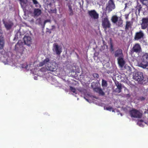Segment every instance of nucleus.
<instances>
[{
	"label": "nucleus",
	"instance_id": "a878e982",
	"mask_svg": "<svg viewBox=\"0 0 148 148\" xmlns=\"http://www.w3.org/2000/svg\"><path fill=\"white\" fill-rule=\"evenodd\" d=\"M34 5H35V7L36 8H40L41 5L36 0H32Z\"/></svg>",
	"mask_w": 148,
	"mask_h": 148
},
{
	"label": "nucleus",
	"instance_id": "b1692460",
	"mask_svg": "<svg viewBox=\"0 0 148 148\" xmlns=\"http://www.w3.org/2000/svg\"><path fill=\"white\" fill-rule=\"evenodd\" d=\"M141 60L146 61L148 63V53H146L142 57Z\"/></svg>",
	"mask_w": 148,
	"mask_h": 148
},
{
	"label": "nucleus",
	"instance_id": "a211bd4d",
	"mask_svg": "<svg viewBox=\"0 0 148 148\" xmlns=\"http://www.w3.org/2000/svg\"><path fill=\"white\" fill-rule=\"evenodd\" d=\"M93 89L95 92L98 93L100 95L104 96L105 95V93L100 87L93 88Z\"/></svg>",
	"mask_w": 148,
	"mask_h": 148
},
{
	"label": "nucleus",
	"instance_id": "de8ad7c7",
	"mask_svg": "<svg viewBox=\"0 0 148 148\" xmlns=\"http://www.w3.org/2000/svg\"><path fill=\"white\" fill-rule=\"evenodd\" d=\"M112 112H113V111H114V110H112Z\"/></svg>",
	"mask_w": 148,
	"mask_h": 148
},
{
	"label": "nucleus",
	"instance_id": "6ab92c4d",
	"mask_svg": "<svg viewBox=\"0 0 148 148\" xmlns=\"http://www.w3.org/2000/svg\"><path fill=\"white\" fill-rule=\"evenodd\" d=\"M42 13L41 10L38 8H34V10L33 14L34 17H38L40 16Z\"/></svg>",
	"mask_w": 148,
	"mask_h": 148
},
{
	"label": "nucleus",
	"instance_id": "6e6552de",
	"mask_svg": "<svg viewBox=\"0 0 148 148\" xmlns=\"http://www.w3.org/2000/svg\"><path fill=\"white\" fill-rule=\"evenodd\" d=\"M52 0H47L45 3L47 5V8L49 10L48 12L49 13H56V8H55L54 9H51V6L52 5Z\"/></svg>",
	"mask_w": 148,
	"mask_h": 148
},
{
	"label": "nucleus",
	"instance_id": "a19ab883",
	"mask_svg": "<svg viewBox=\"0 0 148 148\" xmlns=\"http://www.w3.org/2000/svg\"><path fill=\"white\" fill-rule=\"evenodd\" d=\"M145 99V98L144 97H141L140 98V99L141 101L144 100Z\"/></svg>",
	"mask_w": 148,
	"mask_h": 148
},
{
	"label": "nucleus",
	"instance_id": "49530a36",
	"mask_svg": "<svg viewBox=\"0 0 148 148\" xmlns=\"http://www.w3.org/2000/svg\"><path fill=\"white\" fill-rule=\"evenodd\" d=\"M86 99V100H87V99Z\"/></svg>",
	"mask_w": 148,
	"mask_h": 148
},
{
	"label": "nucleus",
	"instance_id": "423d86ee",
	"mask_svg": "<svg viewBox=\"0 0 148 148\" xmlns=\"http://www.w3.org/2000/svg\"><path fill=\"white\" fill-rule=\"evenodd\" d=\"M48 71L51 72L55 71L57 69L56 64L54 62H48L47 64Z\"/></svg>",
	"mask_w": 148,
	"mask_h": 148
},
{
	"label": "nucleus",
	"instance_id": "f8f14e48",
	"mask_svg": "<svg viewBox=\"0 0 148 148\" xmlns=\"http://www.w3.org/2000/svg\"><path fill=\"white\" fill-rule=\"evenodd\" d=\"M88 13L89 16L92 18L94 19H98L99 14L95 10L89 11Z\"/></svg>",
	"mask_w": 148,
	"mask_h": 148
},
{
	"label": "nucleus",
	"instance_id": "c756f323",
	"mask_svg": "<svg viewBox=\"0 0 148 148\" xmlns=\"http://www.w3.org/2000/svg\"><path fill=\"white\" fill-rule=\"evenodd\" d=\"M140 1L143 4L147 6L148 0H140Z\"/></svg>",
	"mask_w": 148,
	"mask_h": 148
},
{
	"label": "nucleus",
	"instance_id": "0eeeda50",
	"mask_svg": "<svg viewBox=\"0 0 148 148\" xmlns=\"http://www.w3.org/2000/svg\"><path fill=\"white\" fill-rule=\"evenodd\" d=\"M23 48L22 42H18L15 46V50L17 52L22 53L23 50Z\"/></svg>",
	"mask_w": 148,
	"mask_h": 148
},
{
	"label": "nucleus",
	"instance_id": "37998d69",
	"mask_svg": "<svg viewBox=\"0 0 148 148\" xmlns=\"http://www.w3.org/2000/svg\"><path fill=\"white\" fill-rule=\"evenodd\" d=\"M49 21L48 20H46L44 22V24H45L46 23Z\"/></svg>",
	"mask_w": 148,
	"mask_h": 148
},
{
	"label": "nucleus",
	"instance_id": "f3484780",
	"mask_svg": "<svg viewBox=\"0 0 148 148\" xmlns=\"http://www.w3.org/2000/svg\"><path fill=\"white\" fill-rule=\"evenodd\" d=\"M138 66L143 69L147 68L148 69V63L146 61L141 60V62L138 63Z\"/></svg>",
	"mask_w": 148,
	"mask_h": 148
},
{
	"label": "nucleus",
	"instance_id": "7ed1b4c3",
	"mask_svg": "<svg viewBox=\"0 0 148 148\" xmlns=\"http://www.w3.org/2000/svg\"><path fill=\"white\" fill-rule=\"evenodd\" d=\"M142 49L140 44L136 43L133 46L131 52L132 53L135 52L136 53H139L142 52Z\"/></svg>",
	"mask_w": 148,
	"mask_h": 148
},
{
	"label": "nucleus",
	"instance_id": "aec40b11",
	"mask_svg": "<svg viewBox=\"0 0 148 148\" xmlns=\"http://www.w3.org/2000/svg\"><path fill=\"white\" fill-rule=\"evenodd\" d=\"M4 41L3 37L2 36H0V49H3L4 46Z\"/></svg>",
	"mask_w": 148,
	"mask_h": 148
},
{
	"label": "nucleus",
	"instance_id": "a18cd8bd",
	"mask_svg": "<svg viewBox=\"0 0 148 148\" xmlns=\"http://www.w3.org/2000/svg\"><path fill=\"white\" fill-rule=\"evenodd\" d=\"M125 8L127 7V3H125Z\"/></svg>",
	"mask_w": 148,
	"mask_h": 148
},
{
	"label": "nucleus",
	"instance_id": "9b49d317",
	"mask_svg": "<svg viewBox=\"0 0 148 148\" xmlns=\"http://www.w3.org/2000/svg\"><path fill=\"white\" fill-rule=\"evenodd\" d=\"M115 8V5L113 0H109L108 5L107 6V9L109 12H110Z\"/></svg>",
	"mask_w": 148,
	"mask_h": 148
},
{
	"label": "nucleus",
	"instance_id": "e433bc0d",
	"mask_svg": "<svg viewBox=\"0 0 148 148\" xmlns=\"http://www.w3.org/2000/svg\"><path fill=\"white\" fill-rule=\"evenodd\" d=\"M113 109V108L112 107H110V106H109L108 107H107L106 108V109L107 110H108L109 111H111Z\"/></svg>",
	"mask_w": 148,
	"mask_h": 148
},
{
	"label": "nucleus",
	"instance_id": "72a5a7b5",
	"mask_svg": "<svg viewBox=\"0 0 148 148\" xmlns=\"http://www.w3.org/2000/svg\"><path fill=\"white\" fill-rule=\"evenodd\" d=\"M20 2V3L21 5H22V3H23V4H26L27 2V0H19Z\"/></svg>",
	"mask_w": 148,
	"mask_h": 148
},
{
	"label": "nucleus",
	"instance_id": "2eb2a0df",
	"mask_svg": "<svg viewBox=\"0 0 148 148\" xmlns=\"http://www.w3.org/2000/svg\"><path fill=\"white\" fill-rule=\"evenodd\" d=\"M117 60L119 66L123 67L125 64V62L124 60V56L123 57L118 58Z\"/></svg>",
	"mask_w": 148,
	"mask_h": 148
},
{
	"label": "nucleus",
	"instance_id": "4c0bfd02",
	"mask_svg": "<svg viewBox=\"0 0 148 148\" xmlns=\"http://www.w3.org/2000/svg\"><path fill=\"white\" fill-rule=\"evenodd\" d=\"M140 10H141V8H137L136 13V12H138V14H139L140 13Z\"/></svg>",
	"mask_w": 148,
	"mask_h": 148
},
{
	"label": "nucleus",
	"instance_id": "9d476101",
	"mask_svg": "<svg viewBox=\"0 0 148 148\" xmlns=\"http://www.w3.org/2000/svg\"><path fill=\"white\" fill-rule=\"evenodd\" d=\"M141 23V28L145 29L148 27V18H143Z\"/></svg>",
	"mask_w": 148,
	"mask_h": 148
},
{
	"label": "nucleus",
	"instance_id": "ea45409f",
	"mask_svg": "<svg viewBox=\"0 0 148 148\" xmlns=\"http://www.w3.org/2000/svg\"><path fill=\"white\" fill-rule=\"evenodd\" d=\"M125 19H127L128 18L129 14H125Z\"/></svg>",
	"mask_w": 148,
	"mask_h": 148
},
{
	"label": "nucleus",
	"instance_id": "f257e3e1",
	"mask_svg": "<svg viewBox=\"0 0 148 148\" xmlns=\"http://www.w3.org/2000/svg\"><path fill=\"white\" fill-rule=\"evenodd\" d=\"M129 113L132 117L140 118L142 116V114L140 111L135 109H133L129 111Z\"/></svg>",
	"mask_w": 148,
	"mask_h": 148
},
{
	"label": "nucleus",
	"instance_id": "f704fd0d",
	"mask_svg": "<svg viewBox=\"0 0 148 148\" xmlns=\"http://www.w3.org/2000/svg\"><path fill=\"white\" fill-rule=\"evenodd\" d=\"M70 89L71 90L73 93H75L76 91V89L72 86H70Z\"/></svg>",
	"mask_w": 148,
	"mask_h": 148
},
{
	"label": "nucleus",
	"instance_id": "c85d7f7f",
	"mask_svg": "<svg viewBox=\"0 0 148 148\" xmlns=\"http://www.w3.org/2000/svg\"><path fill=\"white\" fill-rule=\"evenodd\" d=\"M68 7L69 11V15L72 16L73 14V13L72 8V7L70 4H69Z\"/></svg>",
	"mask_w": 148,
	"mask_h": 148
},
{
	"label": "nucleus",
	"instance_id": "58836bf2",
	"mask_svg": "<svg viewBox=\"0 0 148 148\" xmlns=\"http://www.w3.org/2000/svg\"><path fill=\"white\" fill-rule=\"evenodd\" d=\"M143 122V120H142V119L138 121V124H140V123L142 122Z\"/></svg>",
	"mask_w": 148,
	"mask_h": 148
},
{
	"label": "nucleus",
	"instance_id": "f03ea898",
	"mask_svg": "<svg viewBox=\"0 0 148 148\" xmlns=\"http://www.w3.org/2000/svg\"><path fill=\"white\" fill-rule=\"evenodd\" d=\"M102 26L105 31L110 28L111 24L107 17H106L102 19Z\"/></svg>",
	"mask_w": 148,
	"mask_h": 148
},
{
	"label": "nucleus",
	"instance_id": "ddd939ff",
	"mask_svg": "<svg viewBox=\"0 0 148 148\" xmlns=\"http://www.w3.org/2000/svg\"><path fill=\"white\" fill-rule=\"evenodd\" d=\"M114 56L115 58H121L124 56L122 50L119 48H118L114 52Z\"/></svg>",
	"mask_w": 148,
	"mask_h": 148
},
{
	"label": "nucleus",
	"instance_id": "7c9ffc66",
	"mask_svg": "<svg viewBox=\"0 0 148 148\" xmlns=\"http://www.w3.org/2000/svg\"><path fill=\"white\" fill-rule=\"evenodd\" d=\"M40 70L41 71L44 72H46L47 71H48L47 64H46L45 65V67H43L42 68L40 69Z\"/></svg>",
	"mask_w": 148,
	"mask_h": 148
},
{
	"label": "nucleus",
	"instance_id": "39448f33",
	"mask_svg": "<svg viewBox=\"0 0 148 148\" xmlns=\"http://www.w3.org/2000/svg\"><path fill=\"white\" fill-rule=\"evenodd\" d=\"M134 79L138 82L142 81L143 78V74L140 72H137L133 75Z\"/></svg>",
	"mask_w": 148,
	"mask_h": 148
},
{
	"label": "nucleus",
	"instance_id": "dca6fc26",
	"mask_svg": "<svg viewBox=\"0 0 148 148\" xmlns=\"http://www.w3.org/2000/svg\"><path fill=\"white\" fill-rule=\"evenodd\" d=\"M3 23L6 29L7 30L10 29L14 25L13 23L11 21H4Z\"/></svg>",
	"mask_w": 148,
	"mask_h": 148
},
{
	"label": "nucleus",
	"instance_id": "2f4dec72",
	"mask_svg": "<svg viewBox=\"0 0 148 148\" xmlns=\"http://www.w3.org/2000/svg\"><path fill=\"white\" fill-rule=\"evenodd\" d=\"M110 51L112 52L114 51L113 45L112 43L111 42H110Z\"/></svg>",
	"mask_w": 148,
	"mask_h": 148
},
{
	"label": "nucleus",
	"instance_id": "1a4fd4ad",
	"mask_svg": "<svg viewBox=\"0 0 148 148\" xmlns=\"http://www.w3.org/2000/svg\"><path fill=\"white\" fill-rule=\"evenodd\" d=\"M53 51L55 52L56 54L58 55H60L62 52L61 47L56 43H54L53 44Z\"/></svg>",
	"mask_w": 148,
	"mask_h": 148
},
{
	"label": "nucleus",
	"instance_id": "5701e85b",
	"mask_svg": "<svg viewBox=\"0 0 148 148\" xmlns=\"http://www.w3.org/2000/svg\"><path fill=\"white\" fill-rule=\"evenodd\" d=\"M132 24L130 21H127L125 26V30H128L130 28L132 27Z\"/></svg>",
	"mask_w": 148,
	"mask_h": 148
},
{
	"label": "nucleus",
	"instance_id": "bb28decb",
	"mask_svg": "<svg viewBox=\"0 0 148 148\" xmlns=\"http://www.w3.org/2000/svg\"><path fill=\"white\" fill-rule=\"evenodd\" d=\"M108 83L107 81L103 79L102 80L101 85L103 87H106L108 86Z\"/></svg>",
	"mask_w": 148,
	"mask_h": 148
},
{
	"label": "nucleus",
	"instance_id": "4468645a",
	"mask_svg": "<svg viewBox=\"0 0 148 148\" xmlns=\"http://www.w3.org/2000/svg\"><path fill=\"white\" fill-rule=\"evenodd\" d=\"M32 39L29 36H25L23 38V40L25 44L29 46L32 43Z\"/></svg>",
	"mask_w": 148,
	"mask_h": 148
},
{
	"label": "nucleus",
	"instance_id": "4be33fe9",
	"mask_svg": "<svg viewBox=\"0 0 148 148\" xmlns=\"http://www.w3.org/2000/svg\"><path fill=\"white\" fill-rule=\"evenodd\" d=\"M119 19V17L116 15H114L112 17L111 20L113 23H116Z\"/></svg>",
	"mask_w": 148,
	"mask_h": 148
},
{
	"label": "nucleus",
	"instance_id": "c9c22d12",
	"mask_svg": "<svg viewBox=\"0 0 148 148\" xmlns=\"http://www.w3.org/2000/svg\"><path fill=\"white\" fill-rule=\"evenodd\" d=\"M93 76L95 78H98L99 77L98 74L96 73L93 74Z\"/></svg>",
	"mask_w": 148,
	"mask_h": 148
},
{
	"label": "nucleus",
	"instance_id": "20e7f679",
	"mask_svg": "<svg viewBox=\"0 0 148 148\" xmlns=\"http://www.w3.org/2000/svg\"><path fill=\"white\" fill-rule=\"evenodd\" d=\"M144 36V34L143 32L140 30L139 32L135 33L134 39L135 41H138L143 39Z\"/></svg>",
	"mask_w": 148,
	"mask_h": 148
},
{
	"label": "nucleus",
	"instance_id": "473e14b6",
	"mask_svg": "<svg viewBox=\"0 0 148 148\" xmlns=\"http://www.w3.org/2000/svg\"><path fill=\"white\" fill-rule=\"evenodd\" d=\"M108 47V46L107 45H106L105 44H103V45L101 46V49L103 50L105 49H107Z\"/></svg>",
	"mask_w": 148,
	"mask_h": 148
},
{
	"label": "nucleus",
	"instance_id": "393cba45",
	"mask_svg": "<svg viewBox=\"0 0 148 148\" xmlns=\"http://www.w3.org/2000/svg\"><path fill=\"white\" fill-rule=\"evenodd\" d=\"M117 25L118 27H121L123 26V21L120 17L118 20Z\"/></svg>",
	"mask_w": 148,
	"mask_h": 148
},
{
	"label": "nucleus",
	"instance_id": "412c9836",
	"mask_svg": "<svg viewBox=\"0 0 148 148\" xmlns=\"http://www.w3.org/2000/svg\"><path fill=\"white\" fill-rule=\"evenodd\" d=\"M50 61V60L49 58H45L44 60L40 62L39 66H41L44 65V64H47Z\"/></svg>",
	"mask_w": 148,
	"mask_h": 148
},
{
	"label": "nucleus",
	"instance_id": "79ce46f5",
	"mask_svg": "<svg viewBox=\"0 0 148 148\" xmlns=\"http://www.w3.org/2000/svg\"><path fill=\"white\" fill-rule=\"evenodd\" d=\"M27 67H28V65L27 64H26V66L24 67V66H22V67L23 68H25V69H27Z\"/></svg>",
	"mask_w": 148,
	"mask_h": 148
},
{
	"label": "nucleus",
	"instance_id": "c03bdc74",
	"mask_svg": "<svg viewBox=\"0 0 148 148\" xmlns=\"http://www.w3.org/2000/svg\"><path fill=\"white\" fill-rule=\"evenodd\" d=\"M123 76L124 77H122V78H127V77L125 75H123Z\"/></svg>",
	"mask_w": 148,
	"mask_h": 148
},
{
	"label": "nucleus",
	"instance_id": "cd10ccee",
	"mask_svg": "<svg viewBox=\"0 0 148 148\" xmlns=\"http://www.w3.org/2000/svg\"><path fill=\"white\" fill-rule=\"evenodd\" d=\"M116 86L118 89V90L117 91L118 93H120L121 91L122 88L121 84V83H118L117 84H116Z\"/></svg>",
	"mask_w": 148,
	"mask_h": 148
}]
</instances>
